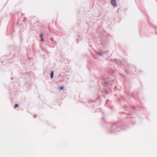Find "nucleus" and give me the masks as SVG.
Instances as JSON below:
<instances>
[{"mask_svg":"<svg viewBox=\"0 0 157 157\" xmlns=\"http://www.w3.org/2000/svg\"><path fill=\"white\" fill-rule=\"evenodd\" d=\"M54 73L52 71L51 74V78H52L53 77Z\"/></svg>","mask_w":157,"mask_h":157,"instance_id":"f03ea898","label":"nucleus"},{"mask_svg":"<svg viewBox=\"0 0 157 157\" xmlns=\"http://www.w3.org/2000/svg\"><path fill=\"white\" fill-rule=\"evenodd\" d=\"M64 87L63 86L60 87L59 89V90L60 91L61 90H63V89Z\"/></svg>","mask_w":157,"mask_h":157,"instance_id":"7ed1b4c3","label":"nucleus"},{"mask_svg":"<svg viewBox=\"0 0 157 157\" xmlns=\"http://www.w3.org/2000/svg\"><path fill=\"white\" fill-rule=\"evenodd\" d=\"M98 54L100 55H101V53H98Z\"/></svg>","mask_w":157,"mask_h":157,"instance_id":"0eeeda50","label":"nucleus"},{"mask_svg":"<svg viewBox=\"0 0 157 157\" xmlns=\"http://www.w3.org/2000/svg\"><path fill=\"white\" fill-rule=\"evenodd\" d=\"M18 105L17 104H16L15 105V106H14V108H16L17 107H18Z\"/></svg>","mask_w":157,"mask_h":157,"instance_id":"20e7f679","label":"nucleus"},{"mask_svg":"<svg viewBox=\"0 0 157 157\" xmlns=\"http://www.w3.org/2000/svg\"><path fill=\"white\" fill-rule=\"evenodd\" d=\"M111 3L112 5L116 7L117 6L115 0H111Z\"/></svg>","mask_w":157,"mask_h":157,"instance_id":"f257e3e1","label":"nucleus"},{"mask_svg":"<svg viewBox=\"0 0 157 157\" xmlns=\"http://www.w3.org/2000/svg\"><path fill=\"white\" fill-rule=\"evenodd\" d=\"M41 40L42 41H44L43 37L41 38Z\"/></svg>","mask_w":157,"mask_h":157,"instance_id":"423d86ee","label":"nucleus"},{"mask_svg":"<svg viewBox=\"0 0 157 157\" xmlns=\"http://www.w3.org/2000/svg\"><path fill=\"white\" fill-rule=\"evenodd\" d=\"M43 34H42V33H41V34H40V37L41 38H42L43 37Z\"/></svg>","mask_w":157,"mask_h":157,"instance_id":"39448f33","label":"nucleus"}]
</instances>
